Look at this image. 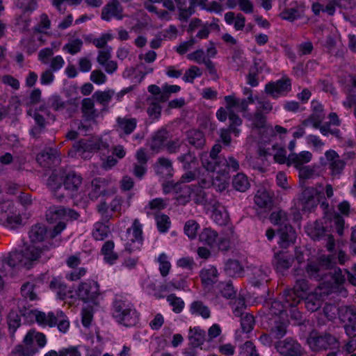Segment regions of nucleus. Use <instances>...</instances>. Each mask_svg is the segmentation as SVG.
<instances>
[{
	"label": "nucleus",
	"instance_id": "37",
	"mask_svg": "<svg viewBox=\"0 0 356 356\" xmlns=\"http://www.w3.org/2000/svg\"><path fill=\"white\" fill-rule=\"evenodd\" d=\"M232 186L236 191L245 192L249 188L250 184L248 177L245 174L239 172L234 177Z\"/></svg>",
	"mask_w": 356,
	"mask_h": 356
},
{
	"label": "nucleus",
	"instance_id": "59",
	"mask_svg": "<svg viewBox=\"0 0 356 356\" xmlns=\"http://www.w3.org/2000/svg\"><path fill=\"white\" fill-rule=\"evenodd\" d=\"M115 92L112 90L108 91H97L94 93L92 97L96 98L98 102L105 105L110 102Z\"/></svg>",
	"mask_w": 356,
	"mask_h": 356
},
{
	"label": "nucleus",
	"instance_id": "56",
	"mask_svg": "<svg viewBox=\"0 0 356 356\" xmlns=\"http://www.w3.org/2000/svg\"><path fill=\"white\" fill-rule=\"evenodd\" d=\"M156 225L160 232H166L170 225V218L165 214L156 215Z\"/></svg>",
	"mask_w": 356,
	"mask_h": 356
},
{
	"label": "nucleus",
	"instance_id": "36",
	"mask_svg": "<svg viewBox=\"0 0 356 356\" xmlns=\"http://www.w3.org/2000/svg\"><path fill=\"white\" fill-rule=\"evenodd\" d=\"M218 270L214 266L203 269L200 272V278L204 285H212L217 282Z\"/></svg>",
	"mask_w": 356,
	"mask_h": 356
},
{
	"label": "nucleus",
	"instance_id": "13",
	"mask_svg": "<svg viewBox=\"0 0 356 356\" xmlns=\"http://www.w3.org/2000/svg\"><path fill=\"white\" fill-rule=\"evenodd\" d=\"M132 310L128 308L122 300H115L113 304V316L117 321L125 326H131L135 319L131 316Z\"/></svg>",
	"mask_w": 356,
	"mask_h": 356
},
{
	"label": "nucleus",
	"instance_id": "57",
	"mask_svg": "<svg viewBox=\"0 0 356 356\" xmlns=\"http://www.w3.org/2000/svg\"><path fill=\"white\" fill-rule=\"evenodd\" d=\"M16 6L22 9L24 13H31L37 7L36 0H17Z\"/></svg>",
	"mask_w": 356,
	"mask_h": 356
},
{
	"label": "nucleus",
	"instance_id": "42",
	"mask_svg": "<svg viewBox=\"0 0 356 356\" xmlns=\"http://www.w3.org/2000/svg\"><path fill=\"white\" fill-rule=\"evenodd\" d=\"M270 220L273 225H278L279 227L289 223L287 213L282 210L273 211L270 216Z\"/></svg>",
	"mask_w": 356,
	"mask_h": 356
},
{
	"label": "nucleus",
	"instance_id": "58",
	"mask_svg": "<svg viewBox=\"0 0 356 356\" xmlns=\"http://www.w3.org/2000/svg\"><path fill=\"white\" fill-rule=\"evenodd\" d=\"M158 261L159 263L161 275L163 277L167 276L171 268L170 263L168 261L167 255L165 253L161 254L158 258Z\"/></svg>",
	"mask_w": 356,
	"mask_h": 356
},
{
	"label": "nucleus",
	"instance_id": "43",
	"mask_svg": "<svg viewBox=\"0 0 356 356\" xmlns=\"http://www.w3.org/2000/svg\"><path fill=\"white\" fill-rule=\"evenodd\" d=\"M284 299V302L280 300H275L271 301L270 302H266V307L268 308L269 314L271 315H279L281 314L286 308L289 307L286 304L285 299Z\"/></svg>",
	"mask_w": 356,
	"mask_h": 356
},
{
	"label": "nucleus",
	"instance_id": "45",
	"mask_svg": "<svg viewBox=\"0 0 356 356\" xmlns=\"http://www.w3.org/2000/svg\"><path fill=\"white\" fill-rule=\"evenodd\" d=\"M49 287L51 290L56 292L57 297L59 299L64 300L65 298L67 293V286L59 280L54 278L50 282Z\"/></svg>",
	"mask_w": 356,
	"mask_h": 356
},
{
	"label": "nucleus",
	"instance_id": "2",
	"mask_svg": "<svg viewBox=\"0 0 356 356\" xmlns=\"http://www.w3.org/2000/svg\"><path fill=\"white\" fill-rule=\"evenodd\" d=\"M307 342L314 352L325 351L330 348H340L341 343L338 337L328 332L312 330Z\"/></svg>",
	"mask_w": 356,
	"mask_h": 356
},
{
	"label": "nucleus",
	"instance_id": "5",
	"mask_svg": "<svg viewBox=\"0 0 356 356\" xmlns=\"http://www.w3.org/2000/svg\"><path fill=\"white\" fill-rule=\"evenodd\" d=\"M336 262L330 256L323 255L316 261L309 262L306 267V272L310 277L317 280L323 279V270L334 268Z\"/></svg>",
	"mask_w": 356,
	"mask_h": 356
},
{
	"label": "nucleus",
	"instance_id": "20",
	"mask_svg": "<svg viewBox=\"0 0 356 356\" xmlns=\"http://www.w3.org/2000/svg\"><path fill=\"white\" fill-rule=\"evenodd\" d=\"M122 8L118 0H113L108 3L102 11V18L106 21L110 20L111 17H115L118 19H122Z\"/></svg>",
	"mask_w": 356,
	"mask_h": 356
},
{
	"label": "nucleus",
	"instance_id": "22",
	"mask_svg": "<svg viewBox=\"0 0 356 356\" xmlns=\"http://www.w3.org/2000/svg\"><path fill=\"white\" fill-rule=\"evenodd\" d=\"M293 262L291 257L284 251L275 254L273 264L277 271L282 272L290 268Z\"/></svg>",
	"mask_w": 356,
	"mask_h": 356
},
{
	"label": "nucleus",
	"instance_id": "63",
	"mask_svg": "<svg viewBox=\"0 0 356 356\" xmlns=\"http://www.w3.org/2000/svg\"><path fill=\"white\" fill-rule=\"evenodd\" d=\"M199 228L198 223L193 220H188L184 225V232L191 239L195 238Z\"/></svg>",
	"mask_w": 356,
	"mask_h": 356
},
{
	"label": "nucleus",
	"instance_id": "34",
	"mask_svg": "<svg viewBox=\"0 0 356 356\" xmlns=\"http://www.w3.org/2000/svg\"><path fill=\"white\" fill-rule=\"evenodd\" d=\"M21 314L23 316L24 320L26 322L32 321L33 319L35 318L38 323L46 325L47 317L44 312L32 310L24 307V311H21Z\"/></svg>",
	"mask_w": 356,
	"mask_h": 356
},
{
	"label": "nucleus",
	"instance_id": "23",
	"mask_svg": "<svg viewBox=\"0 0 356 356\" xmlns=\"http://www.w3.org/2000/svg\"><path fill=\"white\" fill-rule=\"evenodd\" d=\"M304 302L305 307L311 312L317 311L322 305V295L318 293H308L304 297L302 302Z\"/></svg>",
	"mask_w": 356,
	"mask_h": 356
},
{
	"label": "nucleus",
	"instance_id": "39",
	"mask_svg": "<svg viewBox=\"0 0 356 356\" xmlns=\"http://www.w3.org/2000/svg\"><path fill=\"white\" fill-rule=\"evenodd\" d=\"M326 229L321 222L316 221L313 226L307 229V234L314 241H319L325 235Z\"/></svg>",
	"mask_w": 356,
	"mask_h": 356
},
{
	"label": "nucleus",
	"instance_id": "16",
	"mask_svg": "<svg viewBox=\"0 0 356 356\" xmlns=\"http://www.w3.org/2000/svg\"><path fill=\"white\" fill-rule=\"evenodd\" d=\"M57 151L52 148L44 149L36 156V161L43 168H51L57 165L60 162Z\"/></svg>",
	"mask_w": 356,
	"mask_h": 356
},
{
	"label": "nucleus",
	"instance_id": "4",
	"mask_svg": "<svg viewBox=\"0 0 356 356\" xmlns=\"http://www.w3.org/2000/svg\"><path fill=\"white\" fill-rule=\"evenodd\" d=\"M66 227L63 222H59L53 229L48 230L46 225L37 223L33 225L29 232V236L32 243L44 241L46 238H54L59 234Z\"/></svg>",
	"mask_w": 356,
	"mask_h": 356
},
{
	"label": "nucleus",
	"instance_id": "26",
	"mask_svg": "<svg viewBox=\"0 0 356 356\" xmlns=\"http://www.w3.org/2000/svg\"><path fill=\"white\" fill-rule=\"evenodd\" d=\"M118 130L124 135H130L134 132L137 126V120L134 118H121L118 117L116 120Z\"/></svg>",
	"mask_w": 356,
	"mask_h": 356
},
{
	"label": "nucleus",
	"instance_id": "25",
	"mask_svg": "<svg viewBox=\"0 0 356 356\" xmlns=\"http://www.w3.org/2000/svg\"><path fill=\"white\" fill-rule=\"evenodd\" d=\"M205 337L204 330L199 327H190L188 334L189 345L193 348L202 346L206 340Z\"/></svg>",
	"mask_w": 356,
	"mask_h": 356
},
{
	"label": "nucleus",
	"instance_id": "52",
	"mask_svg": "<svg viewBox=\"0 0 356 356\" xmlns=\"http://www.w3.org/2000/svg\"><path fill=\"white\" fill-rule=\"evenodd\" d=\"M280 17L282 19L293 22L300 17V14L297 7H293L291 8H285L280 13Z\"/></svg>",
	"mask_w": 356,
	"mask_h": 356
},
{
	"label": "nucleus",
	"instance_id": "24",
	"mask_svg": "<svg viewBox=\"0 0 356 356\" xmlns=\"http://www.w3.org/2000/svg\"><path fill=\"white\" fill-rule=\"evenodd\" d=\"M169 138V132L165 129L158 130L152 136L150 148L153 151H159L165 146V142Z\"/></svg>",
	"mask_w": 356,
	"mask_h": 356
},
{
	"label": "nucleus",
	"instance_id": "46",
	"mask_svg": "<svg viewBox=\"0 0 356 356\" xmlns=\"http://www.w3.org/2000/svg\"><path fill=\"white\" fill-rule=\"evenodd\" d=\"M220 293L227 299H232L236 296V291L234 289L231 281L227 282H220L218 284Z\"/></svg>",
	"mask_w": 356,
	"mask_h": 356
},
{
	"label": "nucleus",
	"instance_id": "35",
	"mask_svg": "<svg viewBox=\"0 0 356 356\" xmlns=\"http://www.w3.org/2000/svg\"><path fill=\"white\" fill-rule=\"evenodd\" d=\"M254 201L260 208H270L273 206L272 197L265 190L258 191L254 195Z\"/></svg>",
	"mask_w": 356,
	"mask_h": 356
},
{
	"label": "nucleus",
	"instance_id": "18",
	"mask_svg": "<svg viewBox=\"0 0 356 356\" xmlns=\"http://www.w3.org/2000/svg\"><path fill=\"white\" fill-rule=\"evenodd\" d=\"M278 234L280 238V244L282 248H287L296 241V231L289 223L279 227Z\"/></svg>",
	"mask_w": 356,
	"mask_h": 356
},
{
	"label": "nucleus",
	"instance_id": "31",
	"mask_svg": "<svg viewBox=\"0 0 356 356\" xmlns=\"http://www.w3.org/2000/svg\"><path fill=\"white\" fill-rule=\"evenodd\" d=\"M81 112L83 117L86 121H90L97 117V113L95 109V104L92 99L85 98L81 102Z\"/></svg>",
	"mask_w": 356,
	"mask_h": 356
},
{
	"label": "nucleus",
	"instance_id": "38",
	"mask_svg": "<svg viewBox=\"0 0 356 356\" xmlns=\"http://www.w3.org/2000/svg\"><path fill=\"white\" fill-rule=\"evenodd\" d=\"M269 332L275 341H282L287 333V325L284 322L275 321Z\"/></svg>",
	"mask_w": 356,
	"mask_h": 356
},
{
	"label": "nucleus",
	"instance_id": "11",
	"mask_svg": "<svg viewBox=\"0 0 356 356\" xmlns=\"http://www.w3.org/2000/svg\"><path fill=\"white\" fill-rule=\"evenodd\" d=\"M291 90V79L288 77H282L277 81H270L265 86V92L273 98L285 95Z\"/></svg>",
	"mask_w": 356,
	"mask_h": 356
},
{
	"label": "nucleus",
	"instance_id": "55",
	"mask_svg": "<svg viewBox=\"0 0 356 356\" xmlns=\"http://www.w3.org/2000/svg\"><path fill=\"white\" fill-rule=\"evenodd\" d=\"M241 328L244 332H251L254 325V316L250 314H245L241 319Z\"/></svg>",
	"mask_w": 356,
	"mask_h": 356
},
{
	"label": "nucleus",
	"instance_id": "7",
	"mask_svg": "<svg viewBox=\"0 0 356 356\" xmlns=\"http://www.w3.org/2000/svg\"><path fill=\"white\" fill-rule=\"evenodd\" d=\"M340 320L344 323L343 328L349 338L356 337V306L350 305L342 308Z\"/></svg>",
	"mask_w": 356,
	"mask_h": 356
},
{
	"label": "nucleus",
	"instance_id": "21",
	"mask_svg": "<svg viewBox=\"0 0 356 356\" xmlns=\"http://www.w3.org/2000/svg\"><path fill=\"white\" fill-rule=\"evenodd\" d=\"M225 100L227 104V109L229 110L236 107L241 112H245L248 111V105L254 103L253 97L247 99H239L234 96L229 95L225 97Z\"/></svg>",
	"mask_w": 356,
	"mask_h": 356
},
{
	"label": "nucleus",
	"instance_id": "53",
	"mask_svg": "<svg viewBox=\"0 0 356 356\" xmlns=\"http://www.w3.org/2000/svg\"><path fill=\"white\" fill-rule=\"evenodd\" d=\"M167 301L172 307V310L175 313H180L184 307V302L174 293L168 296Z\"/></svg>",
	"mask_w": 356,
	"mask_h": 356
},
{
	"label": "nucleus",
	"instance_id": "32",
	"mask_svg": "<svg viewBox=\"0 0 356 356\" xmlns=\"http://www.w3.org/2000/svg\"><path fill=\"white\" fill-rule=\"evenodd\" d=\"M114 247V242L109 240L104 243L101 249V252L104 255V261L109 264H113L118 259V254L113 250Z\"/></svg>",
	"mask_w": 356,
	"mask_h": 356
},
{
	"label": "nucleus",
	"instance_id": "17",
	"mask_svg": "<svg viewBox=\"0 0 356 356\" xmlns=\"http://www.w3.org/2000/svg\"><path fill=\"white\" fill-rule=\"evenodd\" d=\"M325 157L330 162L329 167L331 170V175L332 176L341 175L346 165L344 159H340L339 154L332 149L325 152Z\"/></svg>",
	"mask_w": 356,
	"mask_h": 356
},
{
	"label": "nucleus",
	"instance_id": "50",
	"mask_svg": "<svg viewBox=\"0 0 356 356\" xmlns=\"http://www.w3.org/2000/svg\"><path fill=\"white\" fill-rule=\"evenodd\" d=\"M36 351L34 347H25L19 344L12 350L10 356H32Z\"/></svg>",
	"mask_w": 356,
	"mask_h": 356
},
{
	"label": "nucleus",
	"instance_id": "33",
	"mask_svg": "<svg viewBox=\"0 0 356 356\" xmlns=\"http://www.w3.org/2000/svg\"><path fill=\"white\" fill-rule=\"evenodd\" d=\"M227 163L225 157H216L209 155V159H202V163L204 168L210 172H214L219 168V171L222 165Z\"/></svg>",
	"mask_w": 356,
	"mask_h": 356
},
{
	"label": "nucleus",
	"instance_id": "15",
	"mask_svg": "<svg viewBox=\"0 0 356 356\" xmlns=\"http://www.w3.org/2000/svg\"><path fill=\"white\" fill-rule=\"evenodd\" d=\"M10 203L8 202H0V224L13 229L22 225V218L19 216H10Z\"/></svg>",
	"mask_w": 356,
	"mask_h": 356
},
{
	"label": "nucleus",
	"instance_id": "27",
	"mask_svg": "<svg viewBox=\"0 0 356 356\" xmlns=\"http://www.w3.org/2000/svg\"><path fill=\"white\" fill-rule=\"evenodd\" d=\"M225 273L229 277H240L244 273V269L241 263L236 259H228L224 267Z\"/></svg>",
	"mask_w": 356,
	"mask_h": 356
},
{
	"label": "nucleus",
	"instance_id": "28",
	"mask_svg": "<svg viewBox=\"0 0 356 356\" xmlns=\"http://www.w3.org/2000/svg\"><path fill=\"white\" fill-rule=\"evenodd\" d=\"M187 140L190 145L197 149H202L206 144V138L202 131L192 129L187 132Z\"/></svg>",
	"mask_w": 356,
	"mask_h": 356
},
{
	"label": "nucleus",
	"instance_id": "3",
	"mask_svg": "<svg viewBox=\"0 0 356 356\" xmlns=\"http://www.w3.org/2000/svg\"><path fill=\"white\" fill-rule=\"evenodd\" d=\"M309 291V284L306 279H298L293 286L284 291L282 297L285 302L291 307L298 306L302 303L304 297Z\"/></svg>",
	"mask_w": 356,
	"mask_h": 356
},
{
	"label": "nucleus",
	"instance_id": "61",
	"mask_svg": "<svg viewBox=\"0 0 356 356\" xmlns=\"http://www.w3.org/2000/svg\"><path fill=\"white\" fill-rule=\"evenodd\" d=\"M83 46V42L81 39H75L63 47V50L67 51L69 54L74 55L79 52Z\"/></svg>",
	"mask_w": 356,
	"mask_h": 356
},
{
	"label": "nucleus",
	"instance_id": "30",
	"mask_svg": "<svg viewBox=\"0 0 356 356\" xmlns=\"http://www.w3.org/2000/svg\"><path fill=\"white\" fill-rule=\"evenodd\" d=\"M174 190L177 193L175 197L178 204L185 205L191 200V189L186 185L181 186L180 184H176Z\"/></svg>",
	"mask_w": 356,
	"mask_h": 356
},
{
	"label": "nucleus",
	"instance_id": "60",
	"mask_svg": "<svg viewBox=\"0 0 356 356\" xmlns=\"http://www.w3.org/2000/svg\"><path fill=\"white\" fill-rule=\"evenodd\" d=\"M35 285L30 282L24 283L21 287V293L24 298H29L31 300H35L37 296L33 291Z\"/></svg>",
	"mask_w": 356,
	"mask_h": 356
},
{
	"label": "nucleus",
	"instance_id": "40",
	"mask_svg": "<svg viewBox=\"0 0 356 356\" xmlns=\"http://www.w3.org/2000/svg\"><path fill=\"white\" fill-rule=\"evenodd\" d=\"M177 159L183 164V168L185 170H191L196 168L197 165L196 156L190 150L179 156Z\"/></svg>",
	"mask_w": 356,
	"mask_h": 356
},
{
	"label": "nucleus",
	"instance_id": "62",
	"mask_svg": "<svg viewBox=\"0 0 356 356\" xmlns=\"http://www.w3.org/2000/svg\"><path fill=\"white\" fill-rule=\"evenodd\" d=\"M273 149L276 151L273 154L274 159L276 162L279 163H285L288 164V157L286 155V150L282 147H279L278 145H273Z\"/></svg>",
	"mask_w": 356,
	"mask_h": 356
},
{
	"label": "nucleus",
	"instance_id": "1",
	"mask_svg": "<svg viewBox=\"0 0 356 356\" xmlns=\"http://www.w3.org/2000/svg\"><path fill=\"white\" fill-rule=\"evenodd\" d=\"M41 253L42 250L34 245H29L19 252H10L0 261V271L6 274L15 266L30 269Z\"/></svg>",
	"mask_w": 356,
	"mask_h": 356
},
{
	"label": "nucleus",
	"instance_id": "12",
	"mask_svg": "<svg viewBox=\"0 0 356 356\" xmlns=\"http://www.w3.org/2000/svg\"><path fill=\"white\" fill-rule=\"evenodd\" d=\"M82 178L74 172H70L64 174L63 180V188L65 193V197L74 198L78 194V190L81 185Z\"/></svg>",
	"mask_w": 356,
	"mask_h": 356
},
{
	"label": "nucleus",
	"instance_id": "41",
	"mask_svg": "<svg viewBox=\"0 0 356 356\" xmlns=\"http://www.w3.org/2000/svg\"><path fill=\"white\" fill-rule=\"evenodd\" d=\"M218 236V233L216 231L211 228H205L200 233L199 237L200 241L209 246H213L216 243Z\"/></svg>",
	"mask_w": 356,
	"mask_h": 356
},
{
	"label": "nucleus",
	"instance_id": "10",
	"mask_svg": "<svg viewBox=\"0 0 356 356\" xmlns=\"http://www.w3.org/2000/svg\"><path fill=\"white\" fill-rule=\"evenodd\" d=\"M79 299L84 302H94L99 294V286L94 280L81 282L76 291Z\"/></svg>",
	"mask_w": 356,
	"mask_h": 356
},
{
	"label": "nucleus",
	"instance_id": "29",
	"mask_svg": "<svg viewBox=\"0 0 356 356\" xmlns=\"http://www.w3.org/2000/svg\"><path fill=\"white\" fill-rule=\"evenodd\" d=\"M312 154L308 151H303L300 154L292 153L288 156V165H294L298 168L303 164L310 161Z\"/></svg>",
	"mask_w": 356,
	"mask_h": 356
},
{
	"label": "nucleus",
	"instance_id": "54",
	"mask_svg": "<svg viewBox=\"0 0 356 356\" xmlns=\"http://www.w3.org/2000/svg\"><path fill=\"white\" fill-rule=\"evenodd\" d=\"M81 356V353L76 348L71 347L69 348H64L58 353L56 350H51L47 353L44 356Z\"/></svg>",
	"mask_w": 356,
	"mask_h": 356
},
{
	"label": "nucleus",
	"instance_id": "9",
	"mask_svg": "<svg viewBox=\"0 0 356 356\" xmlns=\"http://www.w3.org/2000/svg\"><path fill=\"white\" fill-rule=\"evenodd\" d=\"M318 192L313 187L305 188L298 197V204L304 211L311 212L318 204Z\"/></svg>",
	"mask_w": 356,
	"mask_h": 356
},
{
	"label": "nucleus",
	"instance_id": "19",
	"mask_svg": "<svg viewBox=\"0 0 356 356\" xmlns=\"http://www.w3.org/2000/svg\"><path fill=\"white\" fill-rule=\"evenodd\" d=\"M108 181L102 177L95 178L91 182V191L88 194L89 198L92 200H97L100 196H104L106 194V187Z\"/></svg>",
	"mask_w": 356,
	"mask_h": 356
},
{
	"label": "nucleus",
	"instance_id": "14",
	"mask_svg": "<svg viewBox=\"0 0 356 356\" xmlns=\"http://www.w3.org/2000/svg\"><path fill=\"white\" fill-rule=\"evenodd\" d=\"M65 172L61 170H54L47 179V186L51 190L54 197L59 201L65 198L63 188V180Z\"/></svg>",
	"mask_w": 356,
	"mask_h": 356
},
{
	"label": "nucleus",
	"instance_id": "51",
	"mask_svg": "<svg viewBox=\"0 0 356 356\" xmlns=\"http://www.w3.org/2000/svg\"><path fill=\"white\" fill-rule=\"evenodd\" d=\"M266 277L267 275L262 269L255 268L250 277V282L254 286H259L262 282L267 281Z\"/></svg>",
	"mask_w": 356,
	"mask_h": 356
},
{
	"label": "nucleus",
	"instance_id": "48",
	"mask_svg": "<svg viewBox=\"0 0 356 356\" xmlns=\"http://www.w3.org/2000/svg\"><path fill=\"white\" fill-rule=\"evenodd\" d=\"M109 232L110 229L108 226L98 222L95 225V229L92 232V236L95 240L102 241L108 236Z\"/></svg>",
	"mask_w": 356,
	"mask_h": 356
},
{
	"label": "nucleus",
	"instance_id": "8",
	"mask_svg": "<svg viewBox=\"0 0 356 356\" xmlns=\"http://www.w3.org/2000/svg\"><path fill=\"white\" fill-rule=\"evenodd\" d=\"M108 145L102 141L98 136H90L80 139L73 145V148L76 152H95L97 150L106 149Z\"/></svg>",
	"mask_w": 356,
	"mask_h": 356
},
{
	"label": "nucleus",
	"instance_id": "49",
	"mask_svg": "<svg viewBox=\"0 0 356 356\" xmlns=\"http://www.w3.org/2000/svg\"><path fill=\"white\" fill-rule=\"evenodd\" d=\"M191 309L192 313L197 314L204 318H208L210 316V310L201 301H195L191 304Z\"/></svg>",
	"mask_w": 356,
	"mask_h": 356
},
{
	"label": "nucleus",
	"instance_id": "6",
	"mask_svg": "<svg viewBox=\"0 0 356 356\" xmlns=\"http://www.w3.org/2000/svg\"><path fill=\"white\" fill-rule=\"evenodd\" d=\"M274 347L282 356H301V353L305 352L301 344L292 337L276 341Z\"/></svg>",
	"mask_w": 356,
	"mask_h": 356
},
{
	"label": "nucleus",
	"instance_id": "64",
	"mask_svg": "<svg viewBox=\"0 0 356 356\" xmlns=\"http://www.w3.org/2000/svg\"><path fill=\"white\" fill-rule=\"evenodd\" d=\"M266 117L261 113L260 109H257L252 118V126L257 129L264 128L266 126Z\"/></svg>",
	"mask_w": 356,
	"mask_h": 356
},
{
	"label": "nucleus",
	"instance_id": "47",
	"mask_svg": "<svg viewBox=\"0 0 356 356\" xmlns=\"http://www.w3.org/2000/svg\"><path fill=\"white\" fill-rule=\"evenodd\" d=\"M67 214V210L63 207H51L46 214L48 221L56 220Z\"/></svg>",
	"mask_w": 356,
	"mask_h": 356
},
{
	"label": "nucleus",
	"instance_id": "44",
	"mask_svg": "<svg viewBox=\"0 0 356 356\" xmlns=\"http://www.w3.org/2000/svg\"><path fill=\"white\" fill-rule=\"evenodd\" d=\"M21 311H24V308L20 309L19 312L11 311L8 315V327L10 330H13V332H15L21 325V316H23L21 314Z\"/></svg>",
	"mask_w": 356,
	"mask_h": 356
}]
</instances>
